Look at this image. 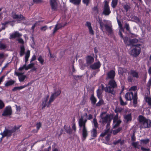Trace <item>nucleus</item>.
I'll list each match as a JSON object with an SVG mask.
<instances>
[{
	"label": "nucleus",
	"mask_w": 151,
	"mask_h": 151,
	"mask_svg": "<svg viewBox=\"0 0 151 151\" xmlns=\"http://www.w3.org/2000/svg\"><path fill=\"white\" fill-rule=\"evenodd\" d=\"M70 1L75 5H78L80 3L81 0H70Z\"/></svg>",
	"instance_id": "35"
},
{
	"label": "nucleus",
	"mask_w": 151,
	"mask_h": 151,
	"mask_svg": "<svg viewBox=\"0 0 151 151\" xmlns=\"http://www.w3.org/2000/svg\"><path fill=\"white\" fill-rule=\"evenodd\" d=\"M9 115V106L6 107L2 115L3 116H6Z\"/></svg>",
	"instance_id": "21"
},
{
	"label": "nucleus",
	"mask_w": 151,
	"mask_h": 151,
	"mask_svg": "<svg viewBox=\"0 0 151 151\" xmlns=\"http://www.w3.org/2000/svg\"><path fill=\"white\" fill-rule=\"evenodd\" d=\"M22 35L19 33L18 31H16L13 33L10 36L12 38H15L16 37H19L22 36Z\"/></svg>",
	"instance_id": "23"
},
{
	"label": "nucleus",
	"mask_w": 151,
	"mask_h": 151,
	"mask_svg": "<svg viewBox=\"0 0 151 151\" xmlns=\"http://www.w3.org/2000/svg\"><path fill=\"white\" fill-rule=\"evenodd\" d=\"M149 141L150 140L149 139H141L140 140V143L141 144L146 145L148 143Z\"/></svg>",
	"instance_id": "33"
},
{
	"label": "nucleus",
	"mask_w": 151,
	"mask_h": 151,
	"mask_svg": "<svg viewBox=\"0 0 151 151\" xmlns=\"http://www.w3.org/2000/svg\"><path fill=\"white\" fill-rule=\"evenodd\" d=\"M112 26L110 22H109L107 24H106L105 25V29L106 32L108 35L111 34L112 32Z\"/></svg>",
	"instance_id": "13"
},
{
	"label": "nucleus",
	"mask_w": 151,
	"mask_h": 151,
	"mask_svg": "<svg viewBox=\"0 0 151 151\" xmlns=\"http://www.w3.org/2000/svg\"><path fill=\"white\" fill-rule=\"evenodd\" d=\"M126 71L127 70L123 68L119 67L118 68V72L121 74H122L124 73H125Z\"/></svg>",
	"instance_id": "32"
},
{
	"label": "nucleus",
	"mask_w": 151,
	"mask_h": 151,
	"mask_svg": "<svg viewBox=\"0 0 151 151\" xmlns=\"http://www.w3.org/2000/svg\"><path fill=\"white\" fill-rule=\"evenodd\" d=\"M38 60L42 65H43L44 64V60L43 58L40 55L39 56Z\"/></svg>",
	"instance_id": "42"
},
{
	"label": "nucleus",
	"mask_w": 151,
	"mask_h": 151,
	"mask_svg": "<svg viewBox=\"0 0 151 151\" xmlns=\"http://www.w3.org/2000/svg\"><path fill=\"white\" fill-rule=\"evenodd\" d=\"M129 75L127 77V80L129 82H132L134 80V78H138L139 77L138 73L136 70H131L128 72Z\"/></svg>",
	"instance_id": "6"
},
{
	"label": "nucleus",
	"mask_w": 151,
	"mask_h": 151,
	"mask_svg": "<svg viewBox=\"0 0 151 151\" xmlns=\"http://www.w3.org/2000/svg\"><path fill=\"white\" fill-rule=\"evenodd\" d=\"M85 25L87 27L90 34L91 35H93L94 34V31L93 29L92 26H91V22H86Z\"/></svg>",
	"instance_id": "14"
},
{
	"label": "nucleus",
	"mask_w": 151,
	"mask_h": 151,
	"mask_svg": "<svg viewBox=\"0 0 151 151\" xmlns=\"http://www.w3.org/2000/svg\"><path fill=\"white\" fill-rule=\"evenodd\" d=\"M4 106V104L1 100L0 99V109H3Z\"/></svg>",
	"instance_id": "53"
},
{
	"label": "nucleus",
	"mask_w": 151,
	"mask_h": 151,
	"mask_svg": "<svg viewBox=\"0 0 151 151\" xmlns=\"http://www.w3.org/2000/svg\"><path fill=\"white\" fill-rule=\"evenodd\" d=\"M124 118L126 121V123L130 122L132 120V114L131 113L128 114L124 115Z\"/></svg>",
	"instance_id": "19"
},
{
	"label": "nucleus",
	"mask_w": 151,
	"mask_h": 151,
	"mask_svg": "<svg viewBox=\"0 0 151 151\" xmlns=\"http://www.w3.org/2000/svg\"><path fill=\"white\" fill-rule=\"evenodd\" d=\"M120 102V104L122 106H124L126 104H127V103L126 102H124L122 99V97L120 96L119 98Z\"/></svg>",
	"instance_id": "48"
},
{
	"label": "nucleus",
	"mask_w": 151,
	"mask_h": 151,
	"mask_svg": "<svg viewBox=\"0 0 151 151\" xmlns=\"http://www.w3.org/2000/svg\"><path fill=\"white\" fill-rule=\"evenodd\" d=\"M49 97V96H47L46 98H44L43 101L42 102V109H43L46 106L48 107L50 106L51 103H49V101L47 102L48 101V98Z\"/></svg>",
	"instance_id": "15"
},
{
	"label": "nucleus",
	"mask_w": 151,
	"mask_h": 151,
	"mask_svg": "<svg viewBox=\"0 0 151 151\" xmlns=\"http://www.w3.org/2000/svg\"><path fill=\"white\" fill-rule=\"evenodd\" d=\"M36 56L35 55H33L32 56L31 59V60L30 61V65L29 66H33V65H34L32 64V62L33 61H34V60H35L36 59Z\"/></svg>",
	"instance_id": "49"
},
{
	"label": "nucleus",
	"mask_w": 151,
	"mask_h": 151,
	"mask_svg": "<svg viewBox=\"0 0 151 151\" xmlns=\"http://www.w3.org/2000/svg\"><path fill=\"white\" fill-rule=\"evenodd\" d=\"M108 84L109 86H106L105 88V91L110 93L112 95H115L116 92L114 89L117 88L116 82L114 79H111L109 82Z\"/></svg>",
	"instance_id": "2"
},
{
	"label": "nucleus",
	"mask_w": 151,
	"mask_h": 151,
	"mask_svg": "<svg viewBox=\"0 0 151 151\" xmlns=\"http://www.w3.org/2000/svg\"><path fill=\"white\" fill-rule=\"evenodd\" d=\"M91 1V0H83V2L84 4H86V6H88Z\"/></svg>",
	"instance_id": "57"
},
{
	"label": "nucleus",
	"mask_w": 151,
	"mask_h": 151,
	"mask_svg": "<svg viewBox=\"0 0 151 151\" xmlns=\"http://www.w3.org/2000/svg\"><path fill=\"white\" fill-rule=\"evenodd\" d=\"M141 149L142 151H150V149L149 148H146L143 147H141Z\"/></svg>",
	"instance_id": "61"
},
{
	"label": "nucleus",
	"mask_w": 151,
	"mask_h": 151,
	"mask_svg": "<svg viewBox=\"0 0 151 151\" xmlns=\"http://www.w3.org/2000/svg\"><path fill=\"white\" fill-rule=\"evenodd\" d=\"M24 48L23 46H21L20 47V56H22L24 54Z\"/></svg>",
	"instance_id": "45"
},
{
	"label": "nucleus",
	"mask_w": 151,
	"mask_h": 151,
	"mask_svg": "<svg viewBox=\"0 0 151 151\" xmlns=\"http://www.w3.org/2000/svg\"><path fill=\"white\" fill-rule=\"evenodd\" d=\"M102 121L100 120L99 122H102V124L105 125L106 123L111 122L112 118H111V115L106 114V112L104 111L101 113L99 116Z\"/></svg>",
	"instance_id": "5"
},
{
	"label": "nucleus",
	"mask_w": 151,
	"mask_h": 151,
	"mask_svg": "<svg viewBox=\"0 0 151 151\" xmlns=\"http://www.w3.org/2000/svg\"><path fill=\"white\" fill-rule=\"evenodd\" d=\"M132 146L135 148L139 149L141 145L139 144V142H133L132 143Z\"/></svg>",
	"instance_id": "24"
},
{
	"label": "nucleus",
	"mask_w": 151,
	"mask_h": 151,
	"mask_svg": "<svg viewBox=\"0 0 151 151\" xmlns=\"http://www.w3.org/2000/svg\"><path fill=\"white\" fill-rule=\"evenodd\" d=\"M101 65L100 62L98 60H96L93 66H100Z\"/></svg>",
	"instance_id": "58"
},
{
	"label": "nucleus",
	"mask_w": 151,
	"mask_h": 151,
	"mask_svg": "<svg viewBox=\"0 0 151 151\" xmlns=\"http://www.w3.org/2000/svg\"><path fill=\"white\" fill-rule=\"evenodd\" d=\"M65 24L63 25H61L60 24H58L56 25L55 28L54 29L53 32V33H55L56 31L59 28H60L62 27H64L65 26Z\"/></svg>",
	"instance_id": "30"
},
{
	"label": "nucleus",
	"mask_w": 151,
	"mask_h": 151,
	"mask_svg": "<svg viewBox=\"0 0 151 151\" xmlns=\"http://www.w3.org/2000/svg\"><path fill=\"white\" fill-rule=\"evenodd\" d=\"M104 103L103 100L101 99H100L99 101L96 104V106H99Z\"/></svg>",
	"instance_id": "46"
},
{
	"label": "nucleus",
	"mask_w": 151,
	"mask_h": 151,
	"mask_svg": "<svg viewBox=\"0 0 151 151\" xmlns=\"http://www.w3.org/2000/svg\"><path fill=\"white\" fill-rule=\"evenodd\" d=\"M137 87L136 86H134L132 87L130 90L131 91H134L133 93H134V92H137L136 91V90H137Z\"/></svg>",
	"instance_id": "56"
},
{
	"label": "nucleus",
	"mask_w": 151,
	"mask_h": 151,
	"mask_svg": "<svg viewBox=\"0 0 151 151\" xmlns=\"http://www.w3.org/2000/svg\"><path fill=\"white\" fill-rule=\"evenodd\" d=\"M117 22L119 28V35L120 36L121 38H123V36L122 33V32L124 31V29L122 27V25L120 21L117 19Z\"/></svg>",
	"instance_id": "20"
},
{
	"label": "nucleus",
	"mask_w": 151,
	"mask_h": 151,
	"mask_svg": "<svg viewBox=\"0 0 151 151\" xmlns=\"http://www.w3.org/2000/svg\"><path fill=\"white\" fill-rule=\"evenodd\" d=\"M50 4L52 10H57L58 6L57 1L50 0Z\"/></svg>",
	"instance_id": "16"
},
{
	"label": "nucleus",
	"mask_w": 151,
	"mask_h": 151,
	"mask_svg": "<svg viewBox=\"0 0 151 151\" xmlns=\"http://www.w3.org/2000/svg\"><path fill=\"white\" fill-rule=\"evenodd\" d=\"M151 86V78L150 79L147 84V89L149 91L150 88V86Z\"/></svg>",
	"instance_id": "41"
},
{
	"label": "nucleus",
	"mask_w": 151,
	"mask_h": 151,
	"mask_svg": "<svg viewBox=\"0 0 151 151\" xmlns=\"http://www.w3.org/2000/svg\"><path fill=\"white\" fill-rule=\"evenodd\" d=\"M125 98L127 101H131L133 99V104H136L137 103V92L133 93L129 91L126 93Z\"/></svg>",
	"instance_id": "3"
},
{
	"label": "nucleus",
	"mask_w": 151,
	"mask_h": 151,
	"mask_svg": "<svg viewBox=\"0 0 151 151\" xmlns=\"http://www.w3.org/2000/svg\"><path fill=\"white\" fill-rule=\"evenodd\" d=\"M21 126V125H20L17 127L16 126H14L11 130H10V136L11 135V134L15 132L17 130L19 129Z\"/></svg>",
	"instance_id": "28"
},
{
	"label": "nucleus",
	"mask_w": 151,
	"mask_h": 151,
	"mask_svg": "<svg viewBox=\"0 0 151 151\" xmlns=\"http://www.w3.org/2000/svg\"><path fill=\"white\" fill-rule=\"evenodd\" d=\"M54 90V92L52 93L49 100V103H51L56 98L59 96L61 93V91L60 89Z\"/></svg>",
	"instance_id": "8"
},
{
	"label": "nucleus",
	"mask_w": 151,
	"mask_h": 151,
	"mask_svg": "<svg viewBox=\"0 0 151 151\" xmlns=\"http://www.w3.org/2000/svg\"><path fill=\"white\" fill-rule=\"evenodd\" d=\"M91 136L93 137L92 139H93L97 136V130L96 128H93L91 132Z\"/></svg>",
	"instance_id": "22"
},
{
	"label": "nucleus",
	"mask_w": 151,
	"mask_h": 151,
	"mask_svg": "<svg viewBox=\"0 0 151 151\" xmlns=\"http://www.w3.org/2000/svg\"><path fill=\"white\" fill-rule=\"evenodd\" d=\"M136 140V137L134 133H133L131 136V141L132 142L135 141Z\"/></svg>",
	"instance_id": "62"
},
{
	"label": "nucleus",
	"mask_w": 151,
	"mask_h": 151,
	"mask_svg": "<svg viewBox=\"0 0 151 151\" xmlns=\"http://www.w3.org/2000/svg\"><path fill=\"white\" fill-rule=\"evenodd\" d=\"M121 122L122 121L120 120H119L118 121H116L114 124H114L113 125V128H116L120 125Z\"/></svg>",
	"instance_id": "25"
},
{
	"label": "nucleus",
	"mask_w": 151,
	"mask_h": 151,
	"mask_svg": "<svg viewBox=\"0 0 151 151\" xmlns=\"http://www.w3.org/2000/svg\"><path fill=\"white\" fill-rule=\"evenodd\" d=\"M109 132L108 130H106L104 132L102 133L100 135V136L102 137H104L106 134L108 133Z\"/></svg>",
	"instance_id": "55"
},
{
	"label": "nucleus",
	"mask_w": 151,
	"mask_h": 151,
	"mask_svg": "<svg viewBox=\"0 0 151 151\" xmlns=\"http://www.w3.org/2000/svg\"><path fill=\"white\" fill-rule=\"evenodd\" d=\"M124 143V140H121V139H118L117 140L113 142V144L114 145H116L118 143H119L121 145H122Z\"/></svg>",
	"instance_id": "26"
},
{
	"label": "nucleus",
	"mask_w": 151,
	"mask_h": 151,
	"mask_svg": "<svg viewBox=\"0 0 151 151\" xmlns=\"http://www.w3.org/2000/svg\"><path fill=\"white\" fill-rule=\"evenodd\" d=\"M90 99L91 101V104L93 105H94L96 104V99L94 96L93 94L91 95Z\"/></svg>",
	"instance_id": "27"
},
{
	"label": "nucleus",
	"mask_w": 151,
	"mask_h": 151,
	"mask_svg": "<svg viewBox=\"0 0 151 151\" xmlns=\"http://www.w3.org/2000/svg\"><path fill=\"white\" fill-rule=\"evenodd\" d=\"M23 88H24V86H20L19 87H15L12 89V91L13 92H15Z\"/></svg>",
	"instance_id": "39"
},
{
	"label": "nucleus",
	"mask_w": 151,
	"mask_h": 151,
	"mask_svg": "<svg viewBox=\"0 0 151 151\" xmlns=\"http://www.w3.org/2000/svg\"><path fill=\"white\" fill-rule=\"evenodd\" d=\"M122 129V128L121 127L118 128L117 129L113 131V133L115 135L118 133Z\"/></svg>",
	"instance_id": "43"
},
{
	"label": "nucleus",
	"mask_w": 151,
	"mask_h": 151,
	"mask_svg": "<svg viewBox=\"0 0 151 151\" xmlns=\"http://www.w3.org/2000/svg\"><path fill=\"white\" fill-rule=\"evenodd\" d=\"M118 0H112L111 2V6L114 8L117 5Z\"/></svg>",
	"instance_id": "44"
},
{
	"label": "nucleus",
	"mask_w": 151,
	"mask_h": 151,
	"mask_svg": "<svg viewBox=\"0 0 151 151\" xmlns=\"http://www.w3.org/2000/svg\"><path fill=\"white\" fill-rule=\"evenodd\" d=\"M139 122L141 123V126L143 128H150L151 127V120L147 119L142 115L139 116Z\"/></svg>",
	"instance_id": "4"
},
{
	"label": "nucleus",
	"mask_w": 151,
	"mask_h": 151,
	"mask_svg": "<svg viewBox=\"0 0 151 151\" xmlns=\"http://www.w3.org/2000/svg\"><path fill=\"white\" fill-rule=\"evenodd\" d=\"M24 72H15V74L17 76L20 82H23L25 78L27 77L26 75H24Z\"/></svg>",
	"instance_id": "11"
},
{
	"label": "nucleus",
	"mask_w": 151,
	"mask_h": 151,
	"mask_svg": "<svg viewBox=\"0 0 151 151\" xmlns=\"http://www.w3.org/2000/svg\"><path fill=\"white\" fill-rule=\"evenodd\" d=\"M6 45L3 43H2L1 42H0V48L1 50H4L6 48Z\"/></svg>",
	"instance_id": "50"
},
{
	"label": "nucleus",
	"mask_w": 151,
	"mask_h": 151,
	"mask_svg": "<svg viewBox=\"0 0 151 151\" xmlns=\"http://www.w3.org/2000/svg\"><path fill=\"white\" fill-rule=\"evenodd\" d=\"M115 75V71L113 70H111L108 73L106 79H114Z\"/></svg>",
	"instance_id": "17"
},
{
	"label": "nucleus",
	"mask_w": 151,
	"mask_h": 151,
	"mask_svg": "<svg viewBox=\"0 0 151 151\" xmlns=\"http://www.w3.org/2000/svg\"><path fill=\"white\" fill-rule=\"evenodd\" d=\"M87 118L84 119L82 116L79 119L78 124L79 127V130H81L82 133V140H85L88 135V132L86 126Z\"/></svg>",
	"instance_id": "1"
},
{
	"label": "nucleus",
	"mask_w": 151,
	"mask_h": 151,
	"mask_svg": "<svg viewBox=\"0 0 151 151\" xmlns=\"http://www.w3.org/2000/svg\"><path fill=\"white\" fill-rule=\"evenodd\" d=\"M145 101L147 102L149 107L150 108H151V98L146 97H145Z\"/></svg>",
	"instance_id": "34"
},
{
	"label": "nucleus",
	"mask_w": 151,
	"mask_h": 151,
	"mask_svg": "<svg viewBox=\"0 0 151 151\" xmlns=\"http://www.w3.org/2000/svg\"><path fill=\"white\" fill-rule=\"evenodd\" d=\"M9 132V130L5 129L3 133H1V134L2 135L3 137L6 136L8 134Z\"/></svg>",
	"instance_id": "38"
},
{
	"label": "nucleus",
	"mask_w": 151,
	"mask_h": 151,
	"mask_svg": "<svg viewBox=\"0 0 151 151\" xmlns=\"http://www.w3.org/2000/svg\"><path fill=\"white\" fill-rule=\"evenodd\" d=\"M140 44L134 46L132 49L130 51L129 54L134 56H137L140 52Z\"/></svg>",
	"instance_id": "7"
},
{
	"label": "nucleus",
	"mask_w": 151,
	"mask_h": 151,
	"mask_svg": "<svg viewBox=\"0 0 151 151\" xmlns=\"http://www.w3.org/2000/svg\"><path fill=\"white\" fill-rule=\"evenodd\" d=\"M12 17L14 19H16L17 21L22 20L24 19V17L23 16L21 15H18L16 14H13Z\"/></svg>",
	"instance_id": "18"
},
{
	"label": "nucleus",
	"mask_w": 151,
	"mask_h": 151,
	"mask_svg": "<svg viewBox=\"0 0 151 151\" xmlns=\"http://www.w3.org/2000/svg\"><path fill=\"white\" fill-rule=\"evenodd\" d=\"M93 56L88 55L85 58L86 64L88 65H91L94 62V58Z\"/></svg>",
	"instance_id": "12"
},
{
	"label": "nucleus",
	"mask_w": 151,
	"mask_h": 151,
	"mask_svg": "<svg viewBox=\"0 0 151 151\" xmlns=\"http://www.w3.org/2000/svg\"><path fill=\"white\" fill-rule=\"evenodd\" d=\"M32 67H20L19 69V70L20 71L23 72V70L25 69V70H27L30 68Z\"/></svg>",
	"instance_id": "37"
},
{
	"label": "nucleus",
	"mask_w": 151,
	"mask_h": 151,
	"mask_svg": "<svg viewBox=\"0 0 151 151\" xmlns=\"http://www.w3.org/2000/svg\"><path fill=\"white\" fill-rule=\"evenodd\" d=\"M65 129V130L66 132L67 133L69 134H71L72 133V130L71 129L70 127L68 129Z\"/></svg>",
	"instance_id": "52"
},
{
	"label": "nucleus",
	"mask_w": 151,
	"mask_h": 151,
	"mask_svg": "<svg viewBox=\"0 0 151 151\" xmlns=\"http://www.w3.org/2000/svg\"><path fill=\"white\" fill-rule=\"evenodd\" d=\"M111 122H109L107 123H106L107 124L106 126V130H108V131L109 132V127L110 124V123Z\"/></svg>",
	"instance_id": "60"
},
{
	"label": "nucleus",
	"mask_w": 151,
	"mask_h": 151,
	"mask_svg": "<svg viewBox=\"0 0 151 151\" xmlns=\"http://www.w3.org/2000/svg\"><path fill=\"white\" fill-rule=\"evenodd\" d=\"M125 43L127 45H133L134 44L137 43L138 40L136 38L130 39L128 37H125L124 38Z\"/></svg>",
	"instance_id": "10"
},
{
	"label": "nucleus",
	"mask_w": 151,
	"mask_h": 151,
	"mask_svg": "<svg viewBox=\"0 0 151 151\" xmlns=\"http://www.w3.org/2000/svg\"><path fill=\"white\" fill-rule=\"evenodd\" d=\"M9 23L8 22H5L4 23H2V25L3 26L0 29V32L3 30H4L6 27V24Z\"/></svg>",
	"instance_id": "40"
},
{
	"label": "nucleus",
	"mask_w": 151,
	"mask_h": 151,
	"mask_svg": "<svg viewBox=\"0 0 151 151\" xmlns=\"http://www.w3.org/2000/svg\"><path fill=\"white\" fill-rule=\"evenodd\" d=\"M93 122L94 124V127H95L94 128H96V129L97 128H98V124L97 122V119L96 117L95 118L93 119Z\"/></svg>",
	"instance_id": "36"
},
{
	"label": "nucleus",
	"mask_w": 151,
	"mask_h": 151,
	"mask_svg": "<svg viewBox=\"0 0 151 151\" xmlns=\"http://www.w3.org/2000/svg\"><path fill=\"white\" fill-rule=\"evenodd\" d=\"M118 113H116V114L115 116L114 117L113 119V123L114 124L115 122L116 121H118Z\"/></svg>",
	"instance_id": "51"
},
{
	"label": "nucleus",
	"mask_w": 151,
	"mask_h": 151,
	"mask_svg": "<svg viewBox=\"0 0 151 151\" xmlns=\"http://www.w3.org/2000/svg\"><path fill=\"white\" fill-rule=\"evenodd\" d=\"M104 8L103 13L106 15H108L111 13L110 7L109 5V2L105 0L103 2Z\"/></svg>",
	"instance_id": "9"
},
{
	"label": "nucleus",
	"mask_w": 151,
	"mask_h": 151,
	"mask_svg": "<svg viewBox=\"0 0 151 151\" xmlns=\"http://www.w3.org/2000/svg\"><path fill=\"white\" fill-rule=\"evenodd\" d=\"M122 110L123 109L121 108L116 107L115 109L114 110V111L117 114L118 112L120 113L122 111Z\"/></svg>",
	"instance_id": "47"
},
{
	"label": "nucleus",
	"mask_w": 151,
	"mask_h": 151,
	"mask_svg": "<svg viewBox=\"0 0 151 151\" xmlns=\"http://www.w3.org/2000/svg\"><path fill=\"white\" fill-rule=\"evenodd\" d=\"M30 54V51L29 50H27L26 53L25 55V61L26 63H27L28 61V58L29 57Z\"/></svg>",
	"instance_id": "31"
},
{
	"label": "nucleus",
	"mask_w": 151,
	"mask_h": 151,
	"mask_svg": "<svg viewBox=\"0 0 151 151\" xmlns=\"http://www.w3.org/2000/svg\"><path fill=\"white\" fill-rule=\"evenodd\" d=\"M111 136V134H108L107 136L105 137V139L106 141H109L110 139V137Z\"/></svg>",
	"instance_id": "64"
},
{
	"label": "nucleus",
	"mask_w": 151,
	"mask_h": 151,
	"mask_svg": "<svg viewBox=\"0 0 151 151\" xmlns=\"http://www.w3.org/2000/svg\"><path fill=\"white\" fill-rule=\"evenodd\" d=\"M36 128L37 130H39L42 126V123L40 122H38L36 124Z\"/></svg>",
	"instance_id": "54"
},
{
	"label": "nucleus",
	"mask_w": 151,
	"mask_h": 151,
	"mask_svg": "<svg viewBox=\"0 0 151 151\" xmlns=\"http://www.w3.org/2000/svg\"><path fill=\"white\" fill-rule=\"evenodd\" d=\"M90 68L93 70H97L96 73H97L99 71V68L100 67H90Z\"/></svg>",
	"instance_id": "59"
},
{
	"label": "nucleus",
	"mask_w": 151,
	"mask_h": 151,
	"mask_svg": "<svg viewBox=\"0 0 151 151\" xmlns=\"http://www.w3.org/2000/svg\"><path fill=\"white\" fill-rule=\"evenodd\" d=\"M96 93L98 98L99 99H101L102 97V91L101 90L99 89H98L97 90Z\"/></svg>",
	"instance_id": "29"
},
{
	"label": "nucleus",
	"mask_w": 151,
	"mask_h": 151,
	"mask_svg": "<svg viewBox=\"0 0 151 151\" xmlns=\"http://www.w3.org/2000/svg\"><path fill=\"white\" fill-rule=\"evenodd\" d=\"M73 130L74 131V132H76V124L75 123H73L72 127Z\"/></svg>",
	"instance_id": "63"
}]
</instances>
